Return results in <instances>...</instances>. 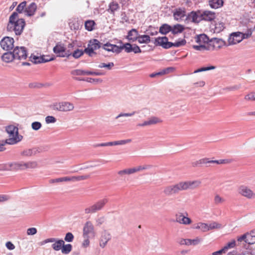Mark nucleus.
I'll list each match as a JSON object with an SVG mask.
<instances>
[{"label":"nucleus","mask_w":255,"mask_h":255,"mask_svg":"<svg viewBox=\"0 0 255 255\" xmlns=\"http://www.w3.org/2000/svg\"><path fill=\"white\" fill-rule=\"evenodd\" d=\"M202 182L200 180L180 181L174 184L165 187L163 193L166 196L178 194L181 191L193 190L200 187Z\"/></svg>","instance_id":"nucleus-1"},{"label":"nucleus","mask_w":255,"mask_h":255,"mask_svg":"<svg viewBox=\"0 0 255 255\" xmlns=\"http://www.w3.org/2000/svg\"><path fill=\"white\" fill-rule=\"evenodd\" d=\"M25 26V21L22 18H19L18 14L14 12L10 16L7 26L8 31H14L16 35H20Z\"/></svg>","instance_id":"nucleus-2"},{"label":"nucleus","mask_w":255,"mask_h":255,"mask_svg":"<svg viewBox=\"0 0 255 255\" xmlns=\"http://www.w3.org/2000/svg\"><path fill=\"white\" fill-rule=\"evenodd\" d=\"M6 131L8 134V138L4 141L0 142V151L4 149V146L7 143L8 144H14L22 139V136L18 134V128L14 125H9L6 127Z\"/></svg>","instance_id":"nucleus-3"},{"label":"nucleus","mask_w":255,"mask_h":255,"mask_svg":"<svg viewBox=\"0 0 255 255\" xmlns=\"http://www.w3.org/2000/svg\"><path fill=\"white\" fill-rule=\"evenodd\" d=\"M10 171H17L18 170H24L27 169H33L37 167V163L36 161H30L27 162L23 161H13L10 162Z\"/></svg>","instance_id":"nucleus-4"},{"label":"nucleus","mask_w":255,"mask_h":255,"mask_svg":"<svg viewBox=\"0 0 255 255\" xmlns=\"http://www.w3.org/2000/svg\"><path fill=\"white\" fill-rule=\"evenodd\" d=\"M168 40L167 37L165 36L161 37H159L155 39V42L157 43V45L161 46L163 48L165 49H168L173 46L178 47L184 45L186 43V40L184 39L176 41L173 43L168 42Z\"/></svg>","instance_id":"nucleus-5"},{"label":"nucleus","mask_w":255,"mask_h":255,"mask_svg":"<svg viewBox=\"0 0 255 255\" xmlns=\"http://www.w3.org/2000/svg\"><path fill=\"white\" fill-rule=\"evenodd\" d=\"M195 41L198 45H193L192 47L196 50H207V46L209 45V39L207 36L204 34H200L195 37Z\"/></svg>","instance_id":"nucleus-6"},{"label":"nucleus","mask_w":255,"mask_h":255,"mask_svg":"<svg viewBox=\"0 0 255 255\" xmlns=\"http://www.w3.org/2000/svg\"><path fill=\"white\" fill-rule=\"evenodd\" d=\"M90 178L89 175H83L81 176H65L56 179H51L49 180V183L54 184L55 183L62 182H77L81 180H85Z\"/></svg>","instance_id":"nucleus-7"},{"label":"nucleus","mask_w":255,"mask_h":255,"mask_svg":"<svg viewBox=\"0 0 255 255\" xmlns=\"http://www.w3.org/2000/svg\"><path fill=\"white\" fill-rule=\"evenodd\" d=\"M221 227V224L216 222H213L209 224L202 222L198 223L195 225L194 228L200 230L203 232H206L211 230L220 229Z\"/></svg>","instance_id":"nucleus-8"},{"label":"nucleus","mask_w":255,"mask_h":255,"mask_svg":"<svg viewBox=\"0 0 255 255\" xmlns=\"http://www.w3.org/2000/svg\"><path fill=\"white\" fill-rule=\"evenodd\" d=\"M108 202V200L107 199H102L91 206L86 208L85 212L86 214H92L100 211L103 208Z\"/></svg>","instance_id":"nucleus-9"},{"label":"nucleus","mask_w":255,"mask_h":255,"mask_svg":"<svg viewBox=\"0 0 255 255\" xmlns=\"http://www.w3.org/2000/svg\"><path fill=\"white\" fill-rule=\"evenodd\" d=\"M238 193L241 196L248 199H252L255 198V193L249 187L242 185L238 188Z\"/></svg>","instance_id":"nucleus-10"},{"label":"nucleus","mask_w":255,"mask_h":255,"mask_svg":"<svg viewBox=\"0 0 255 255\" xmlns=\"http://www.w3.org/2000/svg\"><path fill=\"white\" fill-rule=\"evenodd\" d=\"M101 43L96 39H93L89 42L87 48L84 49V52L90 56L96 54L94 50L99 49L101 47Z\"/></svg>","instance_id":"nucleus-11"},{"label":"nucleus","mask_w":255,"mask_h":255,"mask_svg":"<svg viewBox=\"0 0 255 255\" xmlns=\"http://www.w3.org/2000/svg\"><path fill=\"white\" fill-rule=\"evenodd\" d=\"M225 45L223 40L219 38H213L209 41V45L207 46V50H217L221 48Z\"/></svg>","instance_id":"nucleus-12"},{"label":"nucleus","mask_w":255,"mask_h":255,"mask_svg":"<svg viewBox=\"0 0 255 255\" xmlns=\"http://www.w3.org/2000/svg\"><path fill=\"white\" fill-rule=\"evenodd\" d=\"M13 53L15 59L25 60L27 57V50L24 47H16L13 51Z\"/></svg>","instance_id":"nucleus-13"},{"label":"nucleus","mask_w":255,"mask_h":255,"mask_svg":"<svg viewBox=\"0 0 255 255\" xmlns=\"http://www.w3.org/2000/svg\"><path fill=\"white\" fill-rule=\"evenodd\" d=\"M175 221L177 223L184 225H189L192 221L190 218L188 217V213H178L175 214Z\"/></svg>","instance_id":"nucleus-14"},{"label":"nucleus","mask_w":255,"mask_h":255,"mask_svg":"<svg viewBox=\"0 0 255 255\" xmlns=\"http://www.w3.org/2000/svg\"><path fill=\"white\" fill-rule=\"evenodd\" d=\"M13 38L8 36L3 37L0 42L1 47L6 51L11 50L13 48Z\"/></svg>","instance_id":"nucleus-15"},{"label":"nucleus","mask_w":255,"mask_h":255,"mask_svg":"<svg viewBox=\"0 0 255 255\" xmlns=\"http://www.w3.org/2000/svg\"><path fill=\"white\" fill-rule=\"evenodd\" d=\"M74 108L73 104L67 102H63L54 105V109L61 112L71 111Z\"/></svg>","instance_id":"nucleus-16"},{"label":"nucleus","mask_w":255,"mask_h":255,"mask_svg":"<svg viewBox=\"0 0 255 255\" xmlns=\"http://www.w3.org/2000/svg\"><path fill=\"white\" fill-rule=\"evenodd\" d=\"M243 39L241 33H233L230 35L228 39V42L230 45H234L239 43Z\"/></svg>","instance_id":"nucleus-17"},{"label":"nucleus","mask_w":255,"mask_h":255,"mask_svg":"<svg viewBox=\"0 0 255 255\" xmlns=\"http://www.w3.org/2000/svg\"><path fill=\"white\" fill-rule=\"evenodd\" d=\"M66 48L64 44L61 43H57L56 45L53 48V52L57 55V56L64 57L67 55L65 52Z\"/></svg>","instance_id":"nucleus-18"},{"label":"nucleus","mask_w":255,"mask_h":255,"mask_svg":"<svg viewBox=\"0 0 255 255\" xmlns=\"http://www.w3.org/2000/svg\"><path fill=\"white\" fill-rule=\"evenodd\" d=\"M225 160H210L209 158H204L201 159L195 162H194L193 165L195 166H198L202 164H206L207 163H217V164H223L225 163Z\"/></svg>","instance_id":"nucleus-19"},{"label":"nucleus","mask_w":255,"mask_h":255,"mask_svg":"<svg viewBox=\"0 0 255 255\" xmlns=\"http://www.w3.org/2000/svg\"><path fill=\"white\" fill-rule=\"evenodd\" d=\"M94 226L92 223L90 222H87L83 228V237H89L90 234L94 235Z\"/></svg>","instance_id":"nucleus-20"},{"label":"nucleus","mask_w":255,"mask_h":255,"mask_svg":"<svg viewBox=\"0 0 255 255\" xmlns=\"http://www.w3.org/2000/svg\"><path fill=\"white\" fill-rule=\"evenodd\" d=\"M102 48L108 52H112L116 53H120L121 52L120 46L115 44H112L109 42L104 44Z\"/></svg>","instance_id":"nucleus-21"},{"label":"nucleus","mask_w":255,"mask_h":255,"mask_svg":"<svg viewBox=\"0 0 255 255\" xmlns=\"http://www.w3.org/2000/svg\"><path fill=\"white\" fill-rule=\"evenodd\" d=\"M201 20L210 21L214 20L216 17V14L214 12L206 10L201 14Z\"/></svg>","instance_id":"nucleus-22"},{"label":"nucleus","mask_w":255,"mask_h":255,"mask_svg":"<svg viewBox=\"0 0 255 255\" xmlns=\"http://www.w3.org/2000/svg\"><path fill=\"white\" fill-rule=\"evenodd\" d=\"M185 15L186 11L184 8H176L173 12L174 18L177 21L182 19Z\"/></svg>","instance_id":"nucleus-23"},{"label":"nucleus","mask_w":255,"mask_h":255,"mask_svg":"<svg viewBox=\"0 0 255 255\" xmlns=\"http://www.w3.org/2000/svg\"><path fill=\"white\" fill-rule=\"evenodd\" d=\"M202 241V239L199 237H196L194 239H183L181 241L180 244L187 246H196L199 244Z\"/></svg>","instance_id":"nucleus-24"},{"label":"nucleus","mask_w":255,"mask_h":255,"mask_svg":"<svg viewBox=\"0 0 255 255\" xmlns=\"http://www.w3.org/2000/svg\"><path fill=\"white\" fill-rule=\"evenodd\" d=\"M186 20L194 23H198L201 21V17L196 12L192 11L187 15Z\"/></svg>","instance_id":"nucleus-25"},{"label":"nucleus","mask_w":255,"mask_h":255,"mask_svg":"<svg viewBox=\"0 0 255 255\" xmlns=\"http://www.w3.org/2000/svg\"><path fill=\"white\" fill-rule=\"evenodd\" d=\"M29 58L31 62H32L35 64L42 63V62H48V61H49L52 60V59H46L44 58V57L43 56H37L36 55H34L32 54L30 56Z\"/></svg>","instance_id":"nucleus-26"},{"label":"nucleus","mask_w":255,"mask_h":255,"mask_svg":"<svg viewBox=\"0 0 255 255\" xmlns=\"http://www.w3.org/2000/svg\"><path fill=\"white\" fill-rule=\"evenodd\" d=\"M37 9V5L34 2H32L27 7H26L24 11L28 16L33 15Z\"/></svg>","instance_id":"nucleus-27"},{"label":"nucleus","mask_w":255,"mask_h":255,"mask_svg":"<svg viewBox=\"0 0 255 255\" xmlns=\"http://www.w3.org/2000/svg\"><path fill=\"white\" fill-rule=\"evenodd\" d=\"M110 240V234L105 231L103 233L101 238L100 246L102 248H104Z\"/></svg>","instance_id":"nucleus-28"},{"label":"nucleus","mask_w":255,"mask_h":255,"mask_svg":"<svg viewBox=\"0 0 255 255\" xmlns=\"http://www.w3.org/2000/svg\"><path fill=\"white\" fill-rule=\"evenodd\" d=\"M161 122V121L156 117H151L148 121H145L142 124H139L137 126L139 127H144L151 125L156 124Z\"/></svg>","instance_id":"nucleus-29"},{"label":"nucleus","mask_w":255,"mask_h":255,"mask_svg":"<svg viewBox=\"0 0 255 255\" xmlns=\"http://www.w3.org/2000/svg\"><path fill=\"white\" fill-rule=\"evenodd\" d=\"M138 37V31L135 29H132L128 32L127 38L132 41L137 40Z\"/></svg>","instance_id":"nucleus-30"},{"label":"nucleus","mask_w":255,"mask_h":255,"mask_svg":"<svg viewBox=\"0 0 255 255\" xmlns=\"http://www.w3.org/2000/svg\"><path fill=\"white\" fill-rule=\"evenodd\" d=\"M1 59L3 61L6 63L12 62L13 59H15L13 52L4 53L1 56Z\"/></svg>","instance_id":"nucleus-31"},{"label":"nucleus","mask_w":255,"mask_h":255,"mask_svg":"<svg viewBox=\"0 0 255 255\" xmlns=\"http://www.w3.org/2000/svg\"><path fill=\"white\" fill-rule=\"evenodd\" d=\"M223 0H209V3L210 6L213 8H218L223 5Z\"/></svg>","instance_id":"nucleus-32"},{"label":"nucleus","mask_w":255,"mask_h":255,"mask_svg":"<svg viewBox=\"0 0 255 255\" xmlns=\"http://www.w3.org/2000/svg\"><path fill=\"white\" fill-rule=\"evenodd\" d=\"M120 8V5L118 2L116 1H112L110 3L109 8L107 9L108 11L114 14L115 12Z\"/></svg>","instance_id":"nucleus-33"},{"label":"nucleus","mask_w":255,"mask_h":255,"mask_svg":"<svg viewBox=\"0 0 255 255\" xmlns=\"http://www.w3.org/2000/svg\"><path fill=\"white\" fill-rule=\"evenodd\" d=\"M96 23L93 20H88L85 22V27L88 31H91L95 29Z\"/></svg>","instance_id":"nucleus-34"},{"label":"nucleus","mask_w":255,"mask_h":255,"mask_svg":"<svg viewBox=\"0 0 255 255\" xmlns=\"http://www.w3.org/2000/svg\"><path fill=\"white\" fill-rule=\"evenodd\" d=\"M184 29L182 25L177 24L173 26H171V32L173 34H177L182 32Z\"/></svg>","instance_id":"nucleus-35"},{"label":"nucleus","mask_w":255,"mask_h":255,"mask_svg":"<svg viewBox=\"0 0 255 255\" xmlns=\"http://www.w3.org/2000/svg\"><path fill=\"white\" fill-rule=\"evenodd\" d=\"M64 244V241L60 240L54 242V243L52 244V246L54 250L59 251L60 250H61L62 246H63Z\"/></svg>","instance_id":"nucleus-36"},{"label":"nucleus","mask_w":255,"mask_h":255,"mask_svg":"<svg viewBox=\"0 0 255 255\" xmlns=\"http://www.w3.org/2000/svg\"><path fill=\"white\" fill-rule=\"evenodd\" d=\"M137 41L140 43H148L150 42V37L147 35H138Z\"/></svg>","instance_id":"nucleus-37"},{"label":"nucleus","mask_w":255,"mask_h":255,"mask_svg":"<svg viewBox=\"0 0 255 255\" xmlns=\"http://www.w3.org/2000/svg\"><path fill=\"white\" fill-rule=\"evenodd\" d=\"M170 31H171V26L166 24L162 25L159 28V32L162 34H166Z\"/></svg>","instance_id":"nucleus-38"},{"label":"nucleus","mask_w":255,"mask_h":255,"mask_svg":"<svg viewBox=\"0 0 255 255\" xmlns=\"http://www.w3.org/2000/svg\"><path fill=\"white\" fill-rule=\"evenodd\" d=\"M174 68L173 67H168L167 68H165L164 69L162 70L161 71L159 72L155 73L156 76H162L167 74L169 73L170 72H171L174 71Z\"/></svg>","instance_id":"nucleus-39"},{"label":"nucleus","mask_w":255,"mask_h":255,"mask_svg":"<svg viewBox=\"0 0 255 255\" xmlns=\"http://www.w3.org/2000/svg\"><path fill=\"white\" fill-rule=\"evenodd\" d=\"M225 28V23L222 21H218L215 24V29L217 32L223 31Z\"/></svg>","instance_id":"nucleus-40"},{"label":"nucleus","mask_w":255,"mask_h":255,"mask_svg":"<svg viewBox=\"0 0 255 255\" xmlns=\"http://www.w3.org/2000/svg\"><path fill=\"white\" fill-rule=\"evenodd\" d=\"M72 247L71 244L63 245L61 249V252L64 254H69L72 250Z\"/></svg>","instance_id":"nucleus-41"},{"label":"nucleus","mask_w":255,"mask_h":255,"mask_svg":"<svg viewBox=\"0 0 255 255\" xmlns=\"http://www.w3.org/2000/svg\"><path fill=\"white\" fill-rule=\"evenodd\" d=\"M132 45L131 44H130V43H127L124 44L123 46H120V48L121 49V52L124 49L125 50V51L127 53H129V52H132Z\"/></svg>","instance_id":"nucleus-42"},{"label":"nucleus","mask_w":255,"mask_h":255,"mask_svg":"<svg viewBox=\"0 0 255 255\" xmlns=\"http://www.w3.org/2000/svg\"><path fill=\"white\" fill-rule=\"evenodd\" d=\"M131 141V139H128L126 140H121L119 141H115L112 142V146L113 145H123L127 143H128Z\"/></svg>","instance_id":"nucleus-43"},{"label":"nucleus","mask_w":255,"mask_h":255,"mask_svg":"<svg viewBox=\"0 0 255 255\" xmlns=\"http://www.w3.org/2000/svg\"><path fill=\"white\" fill-rule=\"evenodd\" d=\"M26 5V1H23L20 3L16 7V11H17L19 13H22L24 10H25Z\"/></svg>","instance_id":"nucleus-44"},{"label":"nucleus","mask_w":255,"mask_h":255,"mask_svg":"<svg viewBox=\"0 0 255 255\" xmlns=\"http://www.w3.org/2000/svg\"><path fill=\"white\" fill-rule=\"evenodd\" d=\"M114 66V64L113 62H110V63H109L108 64L102 63L98 66V67L100 68H106L108 70H111Z\"/></svg>","instance_id":"nucleus-45"},{"label":"nucleus","mask_w":255,"mask_h":255,"mask_svg":"<svg viewBox=\"0 0 255 255\" xmlns=\"http://www.w3.org/2000/svg\"><path fill=\"white\" fill-rule=\"evenodd\" d=\"M214 201L216 204H219L224 203L225 200L219 195L217 194L215 196Z\"/></svg>","instance_id":"nucleus-46"},{"label":"nucleus","mask_w":255,"mask_h":255,"mask_svg":"<svg viewBox=\"0 0 255 255\" xmlns=\"http://www.w3.org/2000/svg\"><path fill=\"white\" fill-rule=\"evenodd\" d=\"M84 52V50L83 51L82 50L77 49L74 51L72 56L75 58H78L83 55Z\"/></svg>","instance_id":"nucleus-47"},{"label":"nucleus","mask_w":255,"mask_h":255,"mask_svg":"<svg viewBox=\"0 0 255 255\" xmlns=\"http://www.w3.org/2000/svg\"><path fill=\"white\" fill-rule=\"evenodd\" d=\"M10 162L0 164V170L10 171Z\"/></svg>","instance_id":"nucleus-48"},{"label":"nucleus","mask_w":255,"mask_h":255,"mask_svg":"<svg viewBox=\"0 0 255 255\" xmlns=\"http://www.w3.org/2000/svg\"><path fill=\"white\" fill-rule=\"evenodd\" d=\"M215 68L216 67L215 66H211L206 67H202L201 68H199V69L195 70L194 72V73H196L201 72H203V71H208V70H213V69H215Z\"/></svg>","instance_id":"nucleus-49"},{"label":"nucleus","mask_w":255,"mask_h":255,"mask_svg":"<svg viewBox=\"0 0 255 255\" xmlns=\"http://www.w3.org/2000/svg\"><path fill=\"white\" fill-rule=\"evenodd\" d=\"M118 174L120 177H123L125 175H130V171L129 168H126L123 170H120L118 172Z\"/></svg>","instance_id":"nucleus-50"},{"label":"nucleus","mask_w":255,"mask_h":255,"mask_svg":"<svg viewBox=\"0 0 255 255\" xmlns=\"http://www.w3.org/2000/svg\"><path fill=\"white\" fill-rule=\"evenodd\" d=\"M135 167H136V168L137 170V172H139V171H142L143 170H146V169H149L151 167V166L150 165L145 164V165H143L137 166Z\"/></svg>","instance_id":"nucleus-51"},{"label":"nucleus","mask_w":255,"mask_h":255,"mask_svg":"<svg viewBox=\"0 0 255 255\" xmlns=\"http://www.w3.org/2000/svg\"><path fill=\"white\" fill-rule=\"evenodd\" d=\"M247 101H255V92H252L245 97Z\"/></svg>","instance_id":"nucleus-52"},{"label":"nucleus","mask_w":255,"mask_h":255,"mask_svg":"<svg viewBox=\"0 0 255 255\" xmlns=\"http://www.w3.org/2000/svg\"><path fill=\"white\" fill-rule=\"evenodd\" d=\"M42 125L40 122H34L32 123L31 127L33 129L37 130L40 129Z\"/></svg>","instance_id":"nucleus-53"},{"label":"nucleus","mask_w":255,"mask_h":255,"mask_svg":"<svg viewBox=\"0 0 255 255\" xmlns=\"http://www.w3.org/2000/svg\"><path fill=\"white\" fill-rule=\"evenodd\" d=\"M74 239V236L71 233H68L66 234L64 240L66 242H71Z\"/></svg>","instance_id":"nucleus-54"},{"label":"nucleus","mask_w":255,"mask_h":255,"mask_svg":"<svg viewBox=\"0 0 255 255\" xmlns=\"http://www.w3.org/2000/svg\"><path fill=\"white\" fill-rule=\"evenodd\" d=\"M236 245V241L233 240L231 242H229L226 246L224 247V248L227 251L229 249L234 248Z\"/></svg>","instance_id":"nucleus-55"},{"label":"nucleus","mask_w":255,"mask_h":255,"mask_svg":"<svg viewBox=\"0 0 255 255\" xmlns=\"http://www.w3.org/2000/svg\"><path fill=\"white\" fill-rule=\"evenodd\" d=\"M71 74L75 76L84 75V71L82 70H75L71 72Z\"/></svg>","instance_id":"nucleus-56"},{"label":"nucleus","mask_w":255,"mask_h":255,"mask_svg":"<svg viewBox=\"0 0 255 255\" xmlns=\"http://www.w3.org/2000/svg\"><path fill=\"white\" fill-rule=\"evenodd\" d=\"M37 233V230L35 228H30L27 229V234L28 235H34Z\"/></svg>","instance_id":"nucleus-57"},{"label":"nucleus","mask_w":255,"mask_h":255,"mask_svg":"<svg viewBox=\"0 0 255 255\" xmlns=\"http://www.w3.org/2000/svg\"><path fill=\"white\" fill-rule=\"evenodd\" d=\"M45 121L47 124L53 123L56 122V119L54 117L47 116L45 119Z\"/></svg>","instance_id":"nucleus-58"},{"label":"nucleus","mask_w":255,"mask_h":255,"mask_svg":"<svg viewBox=\"0 0 255 255\" xmlns=\"http://www.w3.org/2000/svg\"><path fill=\"white\" fill-rule=\"evenodd\" d=\"M84 240L83 242L82 246L84 248L88 247L90 245L89 237H84Z\"/></svg>","instance_id":"nucleus-59"},{"label":"nucleus","mask_w":255,"mask_h":255,"mask_svg":"<svg viewBox=\"0 0 255 255\" xmlns=\"http://www.w3.org/2000/svg\"><path fill=\"white\" fill-rule=\"evenodd\" d=\"M9 199V197L8 195L1 194L0 195V203L4 202L7 201Z\"/></svg>","instance_id":"nucleus-60"},{"label":"nucleus","mask_w":255,"mask_h":255,"mask_svg":"<svg viewBox=\"0 0 255 255\" xmlns=\"http://www.w3.org/2000/svg\"><path fill=\"white\" fill-rule=\"evenodd\" d=\"M134 114V112H133L132 113H121L119 114L118 116L116 117V119H118V118L122 117H130L133 116Z\"/></svg>","instance_id":"nucleus-61"},{"label":"nucleus","mask_w":255,"mask_h":255,"mask_svg":"<svg viewBox=\"0 0 255 255\" xmlns=\"http://www.w3.org/2000/svg\"><path fill=\"white\" fill-rule=\"evenodd\" d=\"M132 52H133L134 53H139L141 52L140 48L136 45H133L132 46Z\"/></svg>","instance_id":"nucleus-62"},{"label":"nucleus","mask_w":255,"mask_h":255,"mask_svg":"<svg viewBox=\"0 0 255 255\" xmlns=\"http://www.w3.org/2000/svg\"><path fill=\"white\" fill-rule=\"evenodd\" d=\"M5 246L6 248L10 250H12L15 248V246H14V245L10 242H7L6 243Z\"/></svg>","instance_id":"nucleus-63"},{"label":"nucleus","mask_w":255,"mask_h":255,"mask_svg":"<svg viewBox=\"0 0 255 255\" xmlns=\"http://www.w3.org/2000/svg\"><path fill=\"white\" fill-rule=\"evenodd\" d=\"M87 81L90 83H96V82H102V80L100 79H93L91 78H88L87 79Z\"/></svg>","instance_id":"nucleus-64"}]
</instances>
